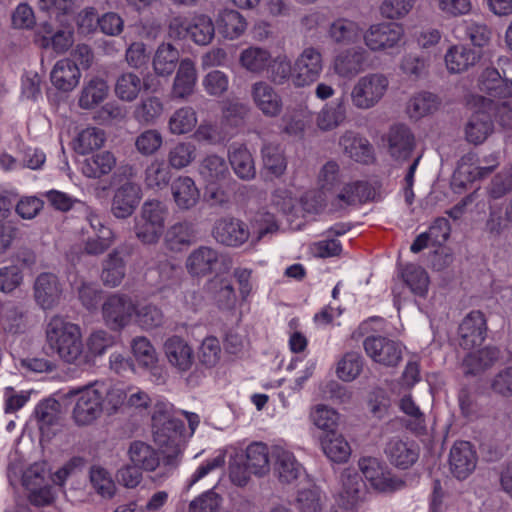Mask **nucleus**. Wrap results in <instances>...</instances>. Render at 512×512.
I'll list each match as a JSON object with an SVG mask.
<instances>
[{"label": "nucleus", "mask_w": 512, "mask_h": 512, "mask_svg": "<svg viewBox=\"0 0 512 512\" xmlns=\"http://www.w3.org/2000/svg\"><path fill=\"white\" fill-rule=\"evenodd\" d=\"M152 422L153 438L161 449L163 466L171 471L179 463V443L185 430L184 422L173 417L166 405H157Z\"/></svg>", "instance_id": "f257e3e1"}, {"label": "nucleus", "mask_w": 512, "mask_h": 512, "mask_svg": "<svg viewBox=\"0 0 512 512\" xmlns=\"http://www.w3.org/2000/svg\"><path fill=\"white\" fill-rule=\"evenodd\" d=\"M48 346L66 363L75 364L83 355V342L78 325L59 315L51 317L46 327Z\"/></svg>", "instance_id": "f03ea898"}, {"label": "nucleus", "mask_w": 512, "mask_h": 512, "mask_svg": "<svg viewBox=\"0 0 512 512\" xmlns=\"http://www.w3.org/2000/svg\"><path fill=\"white\" fill-rule=\"evenodd\" d=\"M389 86L388 78L381 73H371L361 77L351 92L354 106L369 109L375 106L384 96Z\"/></svg>", "instance_id": "7ed1b4c3"}, {"label": "nucleus", "mask_w": 512, "mask_h": 512, "mask_svg": "<svg viewBox=\"0 0 512 512\" xmlns=\"http://www.w3.org/2000/svg\"><path fill=\"white\" fill-rule=\"evenodd\" d=\"M231 259L209 246L194 249L186 260V268L192 276H206L229 269Z\"/></svg>", "instance_id": "20e7f679"}, {"label": "nucleus", "mask_w": 512, "mask_h": 512, "mask_svg": "<svg viewBox=\"0 0 512 512\" xmlns=\"http://www.w3.org/2000/svg\"><path fill=\"white\" fill-rule=\"evenodd\" d=\"M497 68H486L480 78V90L490 98L505 99L512 97V62L509 59H499Z\"/></svg>", "instance_id": "39448f33"}, {"label": "nucleus", "mask_w": 512, "mask_h": 512, "mask_svg": "<svg viewBox=\"0 0 512 512\" xmlns=\"http://www.w3.org/2000/svg\"><path fill=\"white\" fill-rule=\"evenodd\" d=\"M69 394L77 396L72 417L78 426L90 425L101 416L103 399L99 396L95 383L77 391L71 390Z\"/></svg>", "instance_id": "423d86ee"}, {"label": "nucleus", "mask_w": 512, "mask_h": 512, "mask_svg": "<svg viewBox=\"0 0 512 512\" xmlns=\"http://www.w3.org/2000/svg\"><path fill=\"white\" fill-rule=\"evenodd\" d=\"M85 219L90 230L86 232L83 251L89 256H100L114 244L115 234L95 210H87Z\"/></svg>", "instance_id": "0eeeda50"}, {"label": "nucleus", "mask_w": 512, "mask_h": 512, "mask_svg": "<svg viewBox=\"0 0 512 512\" xmlns=\"http://www.w3.org/2000/svg\"><path fill=\"white\" fill-rule=\"evenodd\" d=\"M135 312L136 306L126 294L114 293L102 305L103 320L106 326L115 332L127 327Z\"/></svg>", "instance_id": "6e6552de"}, {"label": "nucleus", "mask_w": 512, "mask_h": 512, "mask_svg": "<svg viewBox=\"0 0 512 512\" xmlns=\"http://www.w3.org/2000/svg\"><path fill=\"white\" fill-rule=\"evenodd\" d=\"M212 236L217 243L225 247L239 248L250 239L251 233L243 220L225 216L215 221Z\"/></svg>", "instance_id": "1a4fd4ad"}, {"label": "nucleus", "mask_w": 512, "mask_h": 512, "mask_svg": "<svg viewBox=\"0 0 512 512\" xmlns=\"http://www.w3.org/2000/svg\"><path fill=\"white\" fill-rule=\"evenodd\" d=\"M358 465L365 479L377 491L390 493L400 490L406 485L404 480L385 471L377 458L363 457L359 460Z\"/></svg>", "instance_id": "9d476101"}, {"label": "nucleus", "mask_w": 512, "mask_h": 512, "mask_svg": "<svg viewBox=\"0 0 512 512\" xmlns=\"http://www.w3.org/2000/svg\"><path fill=\"white\" fill-rule=\"evenodd\" d=\"M323 70L321 52L314 48H305L294 61L293 84L296 87L309 86L316 82Z\"/></svg>", "instance_id": "9b49d317"}, {"label": "nucleus", "mask_w": 512, "mask_h": 512, "mask_svg": "<svg viewBox=\"0 0 512 512\" xmlns=\"http://www.w3.org/2000/svg\"><path fill=\"white\" fill-rule=\"evenodd\" d=\"M363 348L373 361L385 366H397L402 359L400 344L380 335L366 337Z\"/></svg>", "instance_id": "f8f14e48"}, {"label": "nucleus", "mask_w": 512, "mask_h": 512, "mask_svg": "<svg viewBox=\"0 0 512 512\" xmlns=\"http://www.w3.org/2000/svg\"><path fill=\"white\" fill-rule=\"evenodd\" d=\"M404 35L401 25L388 22L370 26L363 38L371 51H383L396 47Z\"/></svg>", "instance_id": "ddd939ff"}, {"label": "nucleus", "mask_w": 512, "mask_h": 512, "mask_svg": "<svg viewBox=\"0 0 512 512\" xmlns=\"http://www.w3.org/2000/svg\"><path fill=\"white\" fill-rule=\"evenodd\" d=\"M459 345L466 350L481 346L487 335V321L479 310L468 313L458 328Z\"/></svg>", "instance_id": "4468645a"}, {"label": "nucleus", "mask_w": 512, "mask_h": 512, "mask_svg": "<svg viewBox=\"0 0 512 512\" xmlns=\"http://www.w3.org/2000/svg\"><path fill=\"white\" fill-rule=\"evenodd\" d=\"M33 290L36 303L43 310H51L60 304L63 284L57 275L43 272L37 276Z\"/></svg>", "instance_id": "2eb2a0df"}, {"label": "nucleus", "mask_w": 512, "mask_h": 512, "mask_svg": "<svg viewBox=\"0 0 512 512\" xmlns=\"http://www.w3.org/2000/svg\"><path fill=\"white\" fill-rule=\"evenodd\" d=\"M142 198L141 187L131 181L120 185L114 192L111 212L118 219H126L133 214Z\"/></svg>", "instance_id": "dca6fc26"}, {"label": "nucleus", "mask_w": 512, "mask_h": 512, "mask_svg": "<svg viewBox=\"0 0 512 512\" xmlns=\"http://www.w3.org/2000/svg\"><path fill=\"white\" fill-rule=\"evenodd\" d=\"M271 459L274 474L281 483H293L303 472V466L296 459L295 455L281 446H274L272 448Z\"/></svg>", "instance_id": "f3484780"}, {"label": "nucleus", "mask_w": 512, "mask_h": 512, "mask_svg": "<svg viewBox=\"0 0 512 512\" xmlns=\"http://www.w3.org/2000/svg\"><path fill=\"white\" fill-rule=\"evenodd\" d=\"M449 464L452 474L457 479H466L477 464V455L472 444L468 441L455 442L450 450Z\"/></svg>", "instance_id": "a211bd4d"}, {"label": "nucleus", "mask_w": 512, "mask_h": 512, "mask_svg": "<svg viewBox=\"0 0 512 512\" xmlns=\"http://www.w3.org/2000/svg\"><path fill=\"white\" fill-rule=\"evenodd\" d=\"M342 489L339 493V503L346 510L355 509L366 495V484L361 475L345 469L341 474Z\"/></svg>", "instance_id": "6ab92c4d"}, {"label": "nucleus", "mask_w": 512, "mask_h": 512, "mask_svg": "<svg viewBox=\"0 0 512 512\" xmlns=\"http://www.w3.org/2000/svg\"><path fill=\"white\" fill-rule=\"evenodd\" d=\"M29 311L21 302L8 301L0 305V326L4 333L22 334L28 327Z\"/></svg>", "instance_id": "aec40b11"}, {"label": "nucleus", "mask_w": 512, "mask_h": 512, "mask_svg": "<svg viewBox=\"0 0 512 512\" xmlns=\"http://www.w3.org/2000/svg\"><path fill=\"white\" fill-rule=\"evenodd\" d=\"M255 106L267 117H276L282 112L283 103L277 91L267 82L258 81L251 87Z\"/></svg>", "instance_id": "412c9836"}, {"label": "nucleus", "mask_w": 512, "mask_h": 512, "mask_svg": "<svg viewBox=\"0 0 512 512\" xmlns=\"http://www.w3.org/2000/svg\"><path fill=\"white\" fill-rule=\"evenodd\" d=\"M415 148V137L404 124L393 125L388 133V151L392 158L404 161L410 158Z\"/></svg>", "instance_id": "4be33fe9"}, {"label": "nucleus", "mask_w": 512, "mask_h": 512, "mask_svg": "<svg viewBox=\"0 0 512 512\" xmlns=\"http://www.w3.org/2000/svg\"><path fill=\"white\" fill-rule=\"evenodd\" d=\"M366 60L367 52L361 47L343 50L335 56L334 71L340 77H354L364 70Z\"/></svg>", "instance_id": "5701e85b"}, {"label": "nucleus", "mask_w": 512, "mask_h": 512, "mask_svg": "<svg viewBox=\"0 0 512 512\" xmlns=\"http://www.w3.org/2000/svg\"><path fill=\"white\" fill-rule=\"evenodd\" d=\"M385 454L395 467L408 469L418 460L419 447L413 441L393 438L386 444Z\"/></svg>", "instance_id": "b1692460"}, {"label": "nucleus", "mask_w": 512, "mask_h": 512, "mask_svg": "<svg viewBox=\"0 0 512 512\" xmlns=\"http://www.w3.org/2000/svg\"><path fill=\"white\" fill-rule=\"evenodd\" d=\"M115 155L107 150L96 151L85 155L81 162L82 174L90 179H100L109 175L116 167Z\"/></svg>", "instance_id": "393cba45"}, {"label": "nucleus", "mask_w": 512, "mask_h": 512, "mask_svg": "<svg viewBox=\"0 0 512 512\" xmlns=\"http://www.w3.org/2000/svg\"><path fill=\"white\" fill-rule=\"evenodd\" d=\"M170 189L176 206L182 211L191 210L199 202L200 191L191 177H177L172 181Z\"/></svg>", "instance_id": "a878e982"}, {"label": "nucleus", "mask_w": 512, "mask_h": 512, "mask_svg": "<svg viewBox=\"0 0 512 512\" xmlns=\"http://www.w3.org/2000/svg\"><path fill=\"white\" fill-rule=\"evenodd\" d=\"M344 154L354 161L368 164L373 160V147L369 141L353 131H346L339 139Z\"/></svg>", "instance_id": "bb28decb"}, {"label": "nucleus", "mask_w": 512, "mask_h": 512, "mask_svg": "<svg viewBox=\"0 0 512 512\" xmlns=\"http://www.w3.org/2000/svg\"><path fill=\"white\" fill-rule=\"evenodd\" d=\"M80 77V68L69 58L57 61L50 74L52 84L64 92L73 90L78 85Z\"/></svg>", "instance_id": "cd10ccee"}, {"label": "nucleus", "mask_w": 512, "mask_h": 512, "mask_svg": "<svg viewBox=\"0 0 512 512\" xmlns=\"http://www.w3.org/2000/svg\"><path fill=\"white\" fill-rule=\"evenodd\" d=\"M164 350L170 364L179 371L186 372L191 368L194 362L193 350L183 338L176 335L168 338Z\"/></svg>", "instance_id": "c85d7f7f"}, {"label": "nucleus", "mask_w": 512, "mask_h": 512, "mask_svg": "<svg viewBox=\"0 0 512 512\" xmlns=\"http://www.w3.org/2000/svg\"><path fill=\"white\" fill-rule=\"evenodd\" d=\"M126 275V263L121 250H112L102 262L101 280L107 287H118Z\"/></svg>", "instance_id": "c756f323"}, {"label": "nucleus", "mask_w": 512, "mask_h": 512, "mask_svg": "<svg viewBox=\"0 0 512 512\" xmlns=\"http://www.w3.org/2000/svg\"><path fill=\"white\" fill-rule=\"evenodd\" d=\"M198 171L207 185H218L230 175L226 160L216 154L204 157L199 164Z\"/></svg>", "instance_id": "7c9ffc66"}, {"label": "nucleus", "mask_w": 512, "mask_h": 512, "mask_svg": "<svg viewBox=\"0 0 512 512\" xmlns=\"http://www.w3.org/2000/svg\"><path fill=\"white\" fill-rule=\"evenodd\" d=\"M196 79L197 73L194 62L189 58L182 59L173 83V97L183 99L189 96L194 90Z\"/></svg>", "instance_id": "2f4dec72"}, {"label": "nucleus", "mask_w": 512, "mask_h": 512, "mask_svg": "<svg viewBox=\"0 0 512 512\" xmlns=\"http://www.w3.org/2000/svg\"><path fill=\"white\" fill-rule=\"evenodd\" d=\"M245 462L253 472V475L262 477L270 470L271 452L267 444L253 442L249 444L244 452Z\"/></svg>", "instance_id": "473e14b6"}, {"label": "nucleus", "mask_w": 512, "mask_h": 512, "mask_svg": "<svg viewBox=\"0 0 512 512\" xmlns=\"http://www.w3.org/2000/svg\"><path fill=\"white\" fill-rule=\"evenodd\" d=\"M480 59V53L464 45L452 46L445 54V63L451 73H461Z\"/></svg>", "instance_id": "72a5a7b5"}, {"label": "nucleus", "mask_w": 512, "mask_h": 512, "mask_svg": "<svg viewBox=\"0 0 512 512\" xmlns=\"http://www.w3.org/2000/svg\"><path fill=\"white\" fill-rule=\"evenodd\" d=\"M499 358V350L495 347H485L469 353L463 360L465 375L476 376L491 367Z\"/></svg>", "instance_id": "f704fd0d"}, {"label": "nucleus", "mask_w": 512, "mask_h": 512, "mask_svg": "<svg viewBox=\"0 0 512 512\" xmlns=\"http://www.w3.org/2000/svg\"><path fill=\"white\" fill-rule=\"evenodd\" d=\"M150 88L147 79H141L133 72H124L118 76L115 83L116 96L126 102L134 101L142 89L148 90Z\"/></svg>", "instance_id": "c9c22d12"}, {"label": "nucleus", "mask_w": 512, "mask_h": 512, "mask_svg": "<svg viewBox=\"0 0 512 512\" xmlns=\"http://www.w3.org/2000/svg\"><path fill=\"white\" fill-rule=\"evenodd\" d=\"M493 131L491 116L485 112H475L465 126L466 140L475 145L483 143Z\"/></svg>", "instance_id": "e433bc0d"}, {"label": "nucleus", "mask_w": 512, "mask_h": 512, "mask_svg": "<svg viewBox=\"0 0 512 512\" xmlns=\"http://www.w3.org/2000/svg\"><path fill=\"white\" fill-rule=\"evenodd\" d=\"M370 195L369 185L363 181L346 184L332 201V206L344 209L365 202Z\"/></svg>", "instance_id": "4c0bfd02"}, {"label": "nucleus", "mask_w": 512, "mask_h": 512, "mask_svg": "<svg viewBox=\"0 0 512 512\" xmlns=\"http://www.w3.org/2000/svg\"><path fill=\"white\" fill-rule=\"evenodd\" d=\"M229 162L239 178L250 180L255 177L254 161L251 153L245 146L232 145L229 149Z\"/></svg>", "instance_id": "58836bf2"}, {"label": "nucleus", "mask_w": 512, "mask_h": 512, "mask_svg": "<svg viewBox=\"0 0 512 512\" xmlns=\"http://www.w3.org/2000/svg\"><path fill=\"white\" fill-rule=\"evenodd\" d=\"M324 454L335 463L346 462L351 455V448L347 440L339 433H326L321 438Z\"/></svg>", "instance_id": "ea45409f"}, {"label": "nucleus", "mask_w": 512, "mask_h": 512, "mask_svg": "<svg viewBox=\"0 0 512 512\" xmlns=\"http://www.w3.org/2000/svg\"><path fill=\"white\" fill-rule=\"evenodd\" d=\"M245 18L235 10H223L217 19L218 32L226 39H236L246 30Z\"/></svg>", "instance_id": "a19ab883"}, {"label": "nucleus", "mask_w": 512, "mask_h": 512, "mask_svg": "<svg viewBox=\"0 0 512 512\" xmlns=\"http://www.w3.org/2000/svg\"><path fill=\"white\" fill-rule=\"evenodd\" d=\"M346 119V101L344 96L336 98L331 104L325 105L317 118L321 130L328 131L338 127Z\"/></svg>", "instance_id": "79ce46f5"}, {"label": "nucleus", "mask_w": 512, "mask_h": 512, "mask_svg": "<svg viewBox=\"0 0 512 512\" xmlns=\"http://www.w3.org/2000/svg\"><path fill=\"white\" fill-rule=\"evenodd\" d=\"M107 82L99 77L89 80L82 88L79 97V106L83 109H92L102 103L108 95Z\"/></svg>", "instance_id": "37998d69"}, {"label": "nucleus", "mask_w": 512, "mask_h": 512, "mask_svg": "<svg viewBox=\"0 0 512 512\" xmlns=\"http://www.w3.org/2000/svg\"><path fill=\"white\" fill-rule=\"evenodd\" d=\"M128 453L131 462L143 470L153 471L160 464V456L158 452L142 441L132 442Z\"/></svg>", "instance_id": "c03bdc74"}, {"label": "nucleus", "mask_w": 512, "mask_h": 512, "mask_svg": "<svg viewBox=\"0 0 512 512\" xmlns=\"http://www.w3.org/2000/svg\"><path fill=\"white\" fill-rule=\"evenodd\" d=\"M179 56V51L172 44L159 45L153 58L155 73L159 76L171 75L176 68Z\"/></svg>", "instance_id": "a18cd8bd"}, {"label": "nucleus", "mask_w": 512, "mask_h": 512, "mask_svg": "<svg viewBox=\"0 0 512 512\" xmlns=\"http://www.w3.org/2000/svg\"><path fill=\"white\" fill-rule=\"evenodd\" d=\"M360 31L356 22L340 18L330 25L328 35L337 44L350 45L360 38Z\"/></svg>", "instance_id": "49530a36"}, {"label": "nucleus", "mask_w": 512, "mask_h": 512, "mask_svg": "<svg viewBox=\"0 0 512 512\" xmlns=\"http://www.w3.org/2000/svg\"><path fill=\"white\" fill-rule=\"evenodd\" d=\"M511 222L502 205H491L485 221L484 232L489 239L497 240L508 230Z\"/></svg>", "instance_id": "de8ad7c7"}, {"label": "nucleus", "mask_w": 512, "mask_h": 512, "mask_svg": "<svg viewBox=\"0 0 512 512\" xmlns=\"http://www.w3.org/2000/svg\"><path fill=\"white\" fill-rule=\"evenodd\" d=\"M215 34V27L212 20L201 15L195 17L185 29L183 37H189L198 45H207L211 42Z\"/></svg>", "instance_id": "09e8293b"}, {"label": "nucleus", "mask_w": 512, "mask_h": 512, "mask_svg": "<svg viewBox=\"0 0 512 512\" xmlns=\"http://www.w3.org/2000/svg\"><path fill=\"white\" fill-rule=\"evenodd\" d=\"M438 97L430 92H420L414 95L407 104V113L410 118L418 120L438 109Z\"/></svg>", "instance_id": "8fccbe9b"}, {"label": "nucleus", "mask_w": 512, "mask_h": 512, "mask_svg": "<svg viewBox=\"0 0 512 512\" xmlns=\"http://www.w3.org/2000/svg\"><path fill=\"white\" fill-rule=\"evenodd\" d=\"M402 277L414 295L426 297L430 281L424 268L419 265L408 264L402 272Z\"/></svg>", "instance_id": "3c124183"}, {"label": "nucleus", "mask_w": 512, "mask_h": 512, "mask_svg": "<svg viewBox=\"0 0 512 512\" xmlns=\"http://www.w3.org/2000/svg\"><path fill=\"white\" fill-rule=\"evenodd\" d=\"M99 396L103 399V411L111 415L115 413L126 399L125 391L111 382H95Z\"/></svg>", "instance_id": "603ef678"}, {"label": "nucleus", "mask_w": 512, "mask_h": 512, "mask_svg": "<svg viewBox=\"0 0 512 512\" xmlns=\"http://www.w3.org/2000/svg\"><path fill=\"white\" fill-rule=\"evenodd\" d=\"M265 169L272 175L281 176L287 167V162L280 145L266 143L261 149Z\"/></svg>", "instance_id": "864d4df0"}, {"label": "nucleus", "mask_w": 512, "mask_h": 512, "mask_svg": "<svg viewBox=\"0 0 512 512\" xmlns=\"http://www.w3.org/2000/svg\"><path fill=\"white\" fill-rule=\"evenodd\" d=\"M105 142V133L102 129L89 127L82 130L75 141V151L82 155H88L98 150Z\"/></svg>", "instance_id": "5fc2aeb1"}, {"label": "nucleus", "mask_w": 512, "mask_h": 512, "mask_svg": "<svg viewBox=\"0 0 512 512\" xmlns=\"http://www.w3.org/2000/svg\"><path fill=\"white\" fill-rule=\"evenodd\" d=\"M240 63L248 71L259 73L270 66L271 54L266 49L250 47L242 51Z\"/></svg>", "instance_id": "6e6d98bb"}, {"label": "nucleus", "mask_w": 512, "mask_h": 512, "mask_svg": "<svg viewBox=\"0 0 512 512\" xmlns=\"http://www.w3.org/2000/svg\"><path fill=\"white\" fill-rule=\"evenodd\" d=\"M163 112V103L156 96L141 100L133 111L134 118L141 124H153Z\"/></svg>", "instance_id": "4d7b16f0"}, {"label": "nucleus", "mask_w": 512, "mask_h": 512, "mask_svg": "<svg viewBox=\"0 0 512 512\" xmlns=\"http://www.w3.org/2000/svg\"><path fill=\"white\" fill-rule=\"evenodd\" d=\"M197 124L196 112L191 107L176 110L169 119V130L172 134L181 135L191 132Z\"/></svg>", "instance_id": "13d9d810"}, {"label": "nucleus", "mask_w": 512, "mask_h": 512, "mask_svg": "<svg viewBox=\"0 0 512 512\" xmlns=\"http://www.w3.org/2000/svg\"><path fill=\"white\" fill-rule=\"evenodd\" d=\"M46 198L48 202L51 204V206H53L55 209L62 212H67L71 209H76L82 211L84 213L85 218L87 216V210H94L85 202L73 198L69 194L58 190L48 191L46 193Z\"/></svg>", "instance_id": "bf43d9fd"}, {"label": "nucleus", "mask_w": 512, "mask_h": 512, "mask_svg": "<svg viewBox=\"0 0 512 512\" xmlns=\"http://www.w3.org/2000/svg\"><path fill=\"white\" fill-rule=\"evenodd\" d=\"M428 67V58L415 53L404 55L400 62V70L411 80H418L426 76Z\"/></svg>", "instance_id": "052dcab7"}, {"label": "nucleus", "mask_w": 512, "mask_h": 512, "mask_svg": "<svg viewBox=\"0 0 512 512\" xmlns=\"http://www.w3.org/2000/svg\"><path fill=\"white\" fill-rule=\"evenodd\" d=\"M362 369V356L357 352H348L338 362L336 374L339 379L349 382L356 379Z\"/></svg>", "instance_id": "680f3d73"}, {"label": "nucleus", "mask_w": 512, "mask_h": 512, "mask_svg": "<svg viewBox=\"0 0 512 512\" xmlns=\"http://www.w3.org/2000/svg\"><path fill=\"white\" fill-rule=\"evenodd\" d=\"M192 229L187 222H178L172 225L165 234V243L172 251H180L191 241Z\"/></svg>", "instance_id": "e2e57ef3"}, {"label": "nucleus", "mask_w": 512, "mask_h": 512, "mask_svg": "<svg viewBox=\"0 0 512 512\" xmlns=\"http://www.w3.org/2000/svg\"><path fill=\"white\" fill-rule=\"evenodd\" d=\"M196 158V147L191 142H179L168 153V163L174 169L187 167Z\"/></svg>", "instance_id": "0e129e2a"}, {"label": "nucleus", "mask_w": 512, "mask_h": 512, "mask_svg": "<svg viewBox=\"0 0 512 512\" xmlns=\"http://www.w3.org/2000/svg\"><path fill=\"white\" fill-rule=\"evenodd\" d=\"M457 29L458 31H462L464 38L469 40L476 47L485 46L491 38L490 29L487 25L482 23L463 21Z\"/></svg>", "instance_id": "69168bd1"}, {"label": "nucleus", "mask_w": 512, "mask_h": 512, "mask_svg": "<svg viewBox=\"0 0 512 512\" xmlns=\"http://www.w3.org/2000/svg\"><path fill=\"white\" fill-rule=\"evenodd\" d=\"M90 482L94 489L103 497L112 498L115 494V483L110 473L100 467L92 466L90 469Z\"/></svg>", "instance_id": "338daca9"}, {"label": "nucleus", "mask_w": 512, "mask_h": 512, "mask_svg": "<svg viewBox=\"0 0 512 512\" xmlns=\"http://www.w3.org/2000/svg\"><path fill=\"white\" fill-rule=\"evenodd\" d=\"M310 418L313 424L326 433H335L338 423V413L326 405H317L311 412Z\"/></svg>", "instance_id": "774afa93"}]
</instances>
